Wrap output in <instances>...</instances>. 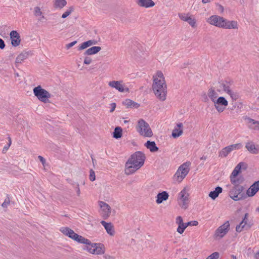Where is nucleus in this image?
Listing matches in <instances>:
<instances>
[{
	"label": "nucleus",
	"mask_w": 259,
	"mask_h": 259,
	"mask_svg": "<svg viewBox=\"0 0 259 259\" xmlns=\"http://www.w3.org/2000/svg\"><path fill=\"white\" fill-rule=\"evenodd\" d=\"M152 89L156 97L161 101L166 99L167 87L164 75L160 71L153 76Z\"/></svg>",
	"instance_id": "obj_1"
},
{
	"label": "nucleus",
	"mask_w": 259,
	"mask_h": 259,
	"mask_svg": "<svg viewBox=\"0 0 259 259\" xmlns=\"http://www.w3.org/2000/svg\"><path fill=\"white\" fill-rule=\"evenodd\" d=\"M145 160V156L141 151H137L132 154L125 164V174L127 175L134 173L141 167Z\"/></svg>",
	"instance_id": "obj_2"
},
{
	"label": "nucleus",
	"mask_w": 259,
	"mask_h": 259,
	"mask_svg": "<svg viewBox=\"0 0 259 259\" xmlns=\"http://www.w3.org/2000/svg\"><path fill=\"white\" fill-rule=\"evenodd\" d=\"M136 130L138 133L143 137H151L153 135L149 124L143 119L138 120Z\"/></svg>",
	"instance_id": "obj_3"
},
{
	"label": "nucleus",
	"mask_w": 259,
	"mask_h": 259,
	"mask_svg": "<svg viewBox=\"0 0 259 259\" xmlns=\"http://www.w3.org/2000/svg\"><path fill=\"white\" fill-rule=\"evenodd\" d=\"M190 165L189 162H186L180 165L173 177L174 181L178 183L182 182L190 170Z\"/></svg>",
	"instance_id": "obj_4"
},
{
	"label": "nucleus",
	"mask_w": 259,
	"mask_h": 259,
	"mask_svg": "<svg viewBox=\"0 0 259 259\" xmlns=\"http://www.w3.org/2000/svg\"><path fill=\"white\" fill-rule=\"evenodd\" d=\"M189 194L188 193V189L184 188L178 194L177 201L179 205L184 209H186L189 203Z\"/></svg>",
	"instance_id": "obj_5"
},
{
	"label": "nucleus",
	"mask_w": 259,
	"mask_h": 259,
	"mask_svg": "<svg viewBox=\"0 0 259 259\" xmlns=\"http://www.w3.org/2000/svg\"><path fill=\"white\" fill-rule=\"evenodd\" d=\"M33 93L39 101L44 103H47L51 98V94L40 85L34 88Z\"/></svg>",
	"instance_id": "obj_6"
},
{
	"label": "nucleus",
	"mask_w": 259,
	"mask_h": 259,
	"mask_svg": "<svg viewBox=\"0 0 259 259\" xmlns=\"http://www.w3.org/2000/svg\"><path fill=\"white\" fill-rule=\"evenodd\" d=\"M60 231L64 235L69 237L78 243L84 242L83 241H86L85 238L75 233L73 230L68 227H62L60 228Z\"/></svg>",
	"instance_id": "obj_7"
},
{
	"label": "nucleus",
	"mask_w": 259,
	"mask_h": 259,
	"mask_svg": "<svg viewBox=\"0 0 259 259\" xmlns=\"http://www.w3.org/2000/svg\"><path fill=\"white\" fill-rule=\"evenodd\" d=\"M244 190L242 186L235 185L230 191L229 196L234 201H238L242 199L243 196L239 195Z\"/></svg>",
	"instance_id": "obj_8"
},
{
	"label": "nucleus",
	"mask_w": 259,
	"mask_h": 259,
	"mask_svg": "<svg viewBox=\"0 0 259 259\" xmlns=\"http://www.w3.org/2000/svg\"><path fill=\"white\" fill-rule=\"evenodd\" d=\"M214 106L218 112H223L228 105V101L223 97H220L214 102Z\"/></svg>",
	"instance_id": "obj_9"
},
{
	"label": "nucleus",
	"mask_w": 259,
	"mask_h": 259,
	"mask_svg": "<svg viewBox=\"0 0 259 259\" xmlns=\"http://www.w3.org/2000/svg\"><path fill=\"white\" fill-rule=\"evenodd\" d=\"M207 22L212 25L223 28L225 18L218 15H212L208 18Z\"/></svg>",
	"instance_id": "obj_10"
},
{
	"label": "nucleus",
	"mask_w": 259,
	"mask_h": 259,
	"mask_svg": "<svg viewBox=\"0 0 259 259\" xmlns=\"http://www.w3.org/2000/svg\"><path fill=\"white\" fill-rule=\"evenodd\" d=\"M108 85L115 89L116 90L121 93L129 92V89L126 87L123 83V81H111L109 82Z\"/></svg>",
	"instance_id": "obj_11"
},
{
	"label": "nucleus",
	"mask_w": 259,
	"mask_h": 259,
	"mask_svg": "<svg viewBox=\"0 0 259 259\" xmlns=\"http://www.w3.org/2000/svg\"><path fill=\"white\" fill-rule=\"evenodd\" d=\"M230 224L228 221L226 222L223 225L219 227L215 231V237H223L228 232Z\"/></svg>",
	"instance_id": "obj_12"
},
{
	"label": "nucleus",
	"mask_w": 259,
	"mask_h": 259,
	"mask_svg": "<svg viewBox=\"0 0 259 259\" xmlns=\"http://www.w3.org/2000/svg\"><path fill=\"white\" fill-rule=\"evenodd\" d=\"M99 205L102 210V214L104 218L109 217L111 212L110 206L104 201H100Z\"/></svg>",
	"instance_id": "obj_13"
},
{
	"label": "nucleus",
	"mask_w": 259,
	"mask_h": 259,
	"mask_svg": "<svg viewBox=\"0 0 259 259\" xmlns=\"http://www.w3.org/2000/svg\"><path fill=\"white\" fill-rule=\"evenodd\" d=\"M11 44L14 47L18 46L21 42L20 34L15 30H12L10 34Z\"/></svg>",
	"instance_id": "obj_14"
},
{
	"label": "nucleus",
	"mask_w": 259,
	"mask_h": 259,
	"mask_svg": "<svg viewBox=\"0 0 259 259\" xmlns=\"http://www.w3.org/2000/svg\"><path fill=\"white\" fill-rule=\"evenodd\" d=\"M245 148L251 154L259 153V145H255L252 141H249L245 144Z\"/></svg>",
	"instance_id": "obj_15"
},
{
	"label": "nucleus",
	"mask_w": 259,
	"mask_h": 259,
	"mask_svg": "<svg viewBox=\"0 0 259 259\" xmlns=\"http://www.w3.org/2000/svg\"><path fill=\"white\" fill-rule=\"evenodd\" d=\"M259 191V181L255 182L246 191L248 197L253 196Z\"/></svg>",
	"instance_id": "obj_16"
},
{
	"label": "nucleus",
	"mask_w": 259,
	"mask_h": 259,
	"mask_svg": "<svg viewBox=\"0 0 259 259\" xmlns=\"http://www.w3.org/2000/svg\"><path fill=\"white\" fill-rule=\"evenodd\" d=\"M248 214L246 213L242 221L236 227V231L237 232H241L243 229L247 230L249 228V225L247 224Z\"/></svg>",
	"instance_id": "obj_17"
},
{
	"label": "nucleus",
	"mask_w": 259,
	"mask_h": 259,
	"mask_svg": "<svg viewBox=\"0 0 259 259\" xmlns=\"http://www.w3.org/2000/svg\"><path fill=\"white\" fill-rule=\"evenodd\" d=\"M101 224L105 228L107 233L110 236H114L115 234V231L114 226L111 223H107L104 221H102Z\"/></svg>",
	"instance_id": "obj_18"
},
{
	"label": "nucleus",
	"mask_w": 259,
	"mask_h": 259,
	"mask_svg": "<svg viewBox=\"0 0 259 259\" xmlns=\"http://www.w3.org/2000/svg\"><path fill=\"white\" fill-rule=\"evenodd\" d=\"M183 123H179L174 127L172 132L171 136L174 138H177L181 136L183 134Z\"/></svg>",
	"instance_id": "obj_19"
},
{
	"label": "nucleus",
	"mask_w": 259,
	"mask_h": 259,
	"mask_svg": "<svg viewBox=\"0 0 259 259\" xmlns=\"http://www.w3.org/2000/svg\"><path fill=\"white\" fill-rule=\"evenodd\" d=\"M223 28L224 29H238V24L236 21H229L225 19V22L223 24Z\"/></svg>",
	"instance_id": "obj_20"
},
{
	"label": "nucleus",
	"mask_w": 259,
	"mask_h": 259,
	"mask_svg": "<svg viewBox=\"0 0 259 259\" xmlns=\"http://www.w3.org/2000/svg\"><path fill=\"white\" fill-rule=\"evenodd\" d=\"M105 247L102 243H96L94 244V251L93 254L97 255H101L105 253Z\"/></svg>",
	"instance_id": "obj_21"
},
{
	"label": "nucleus",
	"mask_w": 259,
	"mask_h": 259,
	"mask_svg": "<svg viewBox=\"0 0 259 259\" xmlns=\"http://www.w3.org/2000/svg\"><path fill=\"white\" fill-rule=\"evenodd\" d=\"M136 3L140 6L145 8L152 7L155 3L152 0H136Z\"/></svg>",
	"instance_id": "obj_22"
},
{
	"label": "nucleus",
	"mask_w": 259,
	"mask_h": 259,
	"mask_svg": "<svg viewBox=\"0 0 259 259\" xmlns=\"http://www.w3.org/2000/svg\"><path fill=\"white\" fill-rule=\"evenodd\" d=\"M169 197V195L166 191H163L159 193L156 196V202L157 204L161 203L163 201L166 200Z\"/></svg>",
	"instance_id": "obj_23"
},
{
	"label": "nucleus",
	"mask_w": 259,
	"mask_h": 259,
	"mask_svg": "<svg viewBox=\"0 0 259 259\" xmlns=\"http://www.w3.org/2000/svg\"><path fill=\"white\" fill-rule=\"evenodd\" d=\"M97 44V41L94 39H91L83 42L78 46V51L84 50L90 46L95 45Z\"/></svg>",
	"instance_id": "obj_24"
},
{
	"label": "nucleus",
	"mask_w": 259,
	"mask_h": 259,
	"mask_svg": "<svg viewBox=\"0 0 259 259\" xmlns=\"http://www.w3.org/2000/svg\"><path fill=\"white\" fill-rule=\"evenodd\" d=\"M67 5L66 0H54L53 1V7L55 9L61 10Z\"/></svg>",
	"instance_id": "obj_25"
},
{
	"label": "nucleus",
	"mask_w": 259,
	"mask_h": 259,
	"mask_svg": "<svg viewBox=\"0 0 259 259\" xmlns=\"http://www.w3.org/2000/svg\"><path fill=\"white\" fill-rule=\"evenodd\" d=\"M85 240L86 241H83L84 242H80V243L85 244V246L84 247L83 249L87 250L90 253L93 254L94 244L95 243H92L90 240L86 238Z\"/></svg>",
	"instance_id": "obj_26"
},
{
	"label": "nucleus",
	"mask_w": 259,
	"mask_h": 259,
	"mask_svg": "<svg viewBox=\"0 0 259 259\" xmlns=\"http://www.w3.org/2000/svg\"><path fill=\"white\" fill-rule=\"evenodd\" d=\"M207 95L209 98L211 100L212 102H214L215 100L219 98V95L213 88H210L209 89Z\"/></svg>",
	"instance_id": "obj_27"
},
{
	"label": "nucleus",
	"mask_w": 259,
	"mask_h": 259,
	"mask_svg": "<svg viewBox=\"0 0 259 259\" xmlns=\"http://www.w3.org/2000/svg\"><path fill=\"white\" fill-rule=\"evenodd\" d=\"M101 50V48L99 46L92 47L87 49L84 53V55H92L97 54Z\"/></svg>",
	"instance_id": "obj_28"
},
{
	"label": "nucleus",
	"mask_w": 259,
	"mask_h": 259,
	"mask_svg": "<svg viewBox=\"0 0 259 259\" xmlns=\"http://www.w3.org/2000/svg\"><path fill=\"white\" fill-rule=\"evenodd\" d=\"M145 146L152 152L157 151L158 150V148L156 146V144L154 141L151 142L148 141L145 144Z\"/></svg>",
	"instance_id": "obj_29"
},
{
	"label": "nucleus",
	"mask_w": 259,
	"mask_h": 259,
	"mask_svg": "<svg viewBox=\"0 0 259 259\" xmlns=\"http://www.w3.org/2000/svg\"><path fill=\"white\" fill-rule=\"evenodd\" d=\"M222 188L220 186H218L215 188V190L209 192V196L214 200L218 197L219 195L222 192Z\"/></svg>",
	"instance_id": "obj_30"
},
{
	"label": "nucleus",
	"mask_w": 259,
	"mask_h": 259,
	"mask_svg": "<svg viewBox=\"0 0 259 259\" xmlns=\"http://www.w3.org/2000/svg\"><path fill=\"white\" fill-rule=\"evenodd\" d=\"M248 123H250L249 127L251 129L259 131V121H256L252 118L247 119Z\"/></svg>",
	"instance_id": "obj_31"
},
{
	"label": "nucleus",
	"mask_w": 259,
	"mask_h": 259,
	"mask_svg": "<svg viewBox=\"0 0 259 259\" xmlns=\"http://www.w3.org/2000/svg\"><path fill=\"white\" fill-rule=\"evenodd\" d=\"M123 103L127 108H138L140 106L139 104L135 102L130 99L125 100Z\"/></svg>",
	"instance_id": "obj_32"
},
{
	"label": "nucleus",
	"mask_w": 259,
	"mask_h": 259,
	"mask_svg": "<svg viewBox=\"0 0 259 259\" xmlns=\"http://www.w3.org/2000/svg\"><path fill=\"white\" fill-rule=\"evenodd\" d=\"M33 13L35 17H39L38 18L39 21H41L42 19H45V16L43 15L42 12L39 7H35L34 8Z\"/></svg>",
	"instance_id": "obj_33"
},
{
	"label": "nucleus",
	"mask_w": 259,
	"mask_h": 259,
	"mask_svg": "<svg viewBox=\"0 0 259 259\" xmlns=\"http://www.w3.org/2000/svg\"><path fill=\"white\" fill-rule=\"evenodd\" d=\"M232 152L228 146H227L221 150L219 152V156L221 157H226Z\"/></svg>",
	"instance_id": "obj_34"
},
{
	"label": "nucleus",
	"mask_w": 259,
	"mask_h": 259,
	"mask_svg": "<svg viewBox=\"0 0 259 259\" xmlns=\"http://www.w3.org/2000/svg\"><path fill=\"white\" fill-rule=\"evenodd\" d=\"M122 128L120 127H115L113 132V137L115 139H119L122 136Z\"/></svg>",
	"instance_id": "obj_35"
},
{
	"label": "nucleus",
	"mask_w": 259,
	"mask_h": 259,
	"mask_svg": "<svg viewBox=\"0 0 259 259\" xmlns=\"http://www.w3.org/2000/svg\"><path fill=\"white\" fill-rule=\"evenodd\" d=\"M227 94L233 101H236L239 98V94L237 92L234 91L231 89L228 91Z\"/></svg>",
	"instance_id": "obj_36"
},
{
	"label": "nucleus",
	"mask_w": 259,
	"mask_h": 259,
	"mask_svg": "<svg viewBox=\"0 0 259 259\" xmlns=\"http://www.w3.org/2000/svg\"><path fill=\"white\" fill-rule=\"evenodd\" d=\"M242 163L240 162L237 164V165L235 167V168L233 170V171L231 175V176L236 177L238 175V174H239V172L241 169Z\"/></svg>",
	"instance_id": "obj_37"
},
{
	"label": "nucleus",
	"mask_w": 259,
	"mask_h": 259,
	"mask_svg": "<svg viewBox=\"0 0 259 259\" xmlns=\"http://www.w3.org/2000/svg\"><path fill=\"white\" fill-rule=\"evenodd\" d=\"M74 11V8L73 7H70L68 8L66 11L62 15L61 17L63 19L66 18L69 15H70L71 13Z\"/></svg>",
	"instance_id": "obj_38"
},
{
	"label": "nucleus",
	"mask_w": 259,
	"mask_h": 259,
	"mask_svg": "<svg viewBox=\"0 0 259 259\" xmlns=\"http://www.w3.org/2000/svg\"><path fill=\"white\" fill-rule=\"evenodd\" d=\"M187 22H188L193 28L196 27V21L195 18L192 15L188 19V20L187 21Z\"/></svg>",
	"instance_id": "obj_39"
},
{
	"label": "nucleus",
	"mask_w": 259,
	"mask_h": 259,
	"mask_svg": "<svg viewBox=\"0 0 259 259\" xmlns=\"http://www.w3.org/2000/svg\"><path fill=\"white\" fill-rule=\"evenodd\" d=\"M228 147L231 149V151H232L241 149L242 147V144L241 143H237L229 145Z\"/></svg>",
	"instance_id": "obj_40"
},
{
	"label": "nucleus",
	"mask_w": 259,
	"mask_h": 259,
	"mask_svg": "<svg viewBox=\"0 0 259 259\" xmlns=\"http://www.w3.org/2000/svg\"><path fill=\"white\" fill-rule=\"evenodd\" d=\"M191 15L189 14H185V13H180L179 14V16L180 18L185 22H187V21L188 20V19L190 18V17Z\"/></svg>",
	"instance_id": "obj_41"
},
{
	"label": "nucleus",
	"mask_w": 259,
	"mask_h": 259,
	"mask_svg": "<svg viewBox=\"0 0 259 259\" xmlns=\"http://www.w3.org/2000/svg\"><path fill=\"white\" fill-rule=\"evenodd\" d=\"M220 87L223 88V90L227 93L229 91H230L231 89L230 88V87L227 84V83H225L224 82H220Z\"/></svg>",
	"instance_id": "obj_42"
},
{
	"label": "nucleus",
	"mask_w": 259,
	"mask_h": 259,
	"mask_svg": "<svg viewBox=\"0 0 259 259\" xmlns=\"http://www.w3.org/2000/svg\"><path fill=\"white\" fill-rule=\"evenodd\" d=\"M219 257V253L214 252L209 255L206 259H218Z\"/></svg>",
	"instance_id": "obj_43"
},
{
	"label": "nucleus",
	"mask_w": 259,
	"mask_h": 259,
	"mask_svg": "<svg viewBox=\"0 0 259 259\" xmlns=\"http://www.w3.org/2000/svg\"><path fill=\"white\" fill-rule=\"evenodd\" d=\"M198 225V222L197 221H192L188 223H185V226L187 228L189 226H196Z\"/></svg>",
	"instance_id": "obj_44"
},
{
	"label": "nucleus",
	"mask_w": 259,
	"mask_h": 259,
	"mask_svg": "<svg viewBox=\"0 0 259 259\" xmlns=\"http://www.w3.org/2000/svg\"><path fill=\"white\" fill-rule=\"evenodd\" d=\"M179 225V226L177 228V232L178 233H179L180 234H182L184 232L186 227L185 226V224H184L183 225Z\"/></svg>",
	"instance_id": "obj_45"
},
{
	"label": "nucleus",
	"mask_w": 259,
	"mask_h": 259,
	"mask_svg": "<svg viewBox=\"0 0 259 259\" xmlns=\"http://www.w3.org/2000/svg\"><path fill=\"white\" fill-rule=\"evenodd\" d=\"M89 179L90 181H94L96 179V176L95 171L93 169H91L90 171V176Z\"/></svg>",
	"instance_id": "obj_46"
},
{
	"label": "nucleus",
	"mask_w": 259,
	"mask_h": 259,
	"mask_svg": "<svg viewBox=\"0 0 259 259\" xmlns=\"http://www.w3.org/2000/svg\"><path fill=\"white\" fill-rule=\"evenodd\" d=\"M236 177L235 176H230V181L232 184H234V186L235 185H238V180L236 179Z\"/></svg>",
	"instance_id": "obj_47"
},
{
	"label": "nucleus",
	"mask_w": 259,
	"mask_h": 259,
	"mask_svg": "<svg viewBox=\"0 0 259 259\" xmlns=\"http://www.w3.org/2000/svg\"><path fill=\"white\" fill-rule=\"evenodd\" d=\"M176 223L180 225H183L185 223H183V219L181 216L177 217L176 218Z\"/></svg>",
	"instance_id": "obj_48"
},
{
	"label": "nucleus",
	"mask_w": 259,
	"mask_h": 259,
	"mask_svg": "<svg viewBox=\"0 0 259 259\" xmlns=\"http://www.w3.org/2000/svg\"><path fill=\"white\" fill-rule=\"evenodd\" d=\"M92 61V60L91 58L86 57H85V58L84 59L83 63L84 64L89 65L91 63Z\"/></svg>",
	"instance_id": "obj_49"
},
{
	"label": "nucleus",
	"mask_w": 259,
	"mask_h": 259,
	"mask_svg": "<svg viewBox=\"0 0 259 259\" xmlns=\"http://www.w3.org/2000/svg\"><path fill=\"white\" fill-rule=\"evenodd\" d=\"M77 41L76 40L75 41H73L68 44H67L66 45V48L67 49H69V48H70L71 47H73L74 45H75L76 44Z\"/></svg>",
	"instance_id": "obj_50"
},
{
	"label": "nucleus",
	"mask_w": 259,
	"mask_h": 259,
	"mask_svg": "<svg viewBox=\"0 0 259 259\" xmlns=\"http://www.w3.org/2000/svg\"><path fill=\"white\" fill-rule=\"evenodd\" d=\"M24 59V54H20L17 58L16 60L17 62H21Z\"/></svg>",
	"instance_id": "obj_51"
},
{
	"label": "nucleus",
	"mask_w": 259,
	"mask_h": 259,
	"mask_svg": "<svg viewBox=\"0 0 259 259\" xmlns=\"http://www.w3.org/2000/svg\"><path fill=\"white\" fill-rule=\"evenodd\" d=\"M9 203L10 200L9 198H7L5 200L4 202L3 203L2 205L3 207H7V206L9 204Z\"/></svg>",
	"instance_id": "obj_52"
},
{
	"label": "nucleus",
	"mask_w": 259,
	"mask_h": 259,
	"mask_svg": "<svg viewBox=\"0 0 259 259\" xmlns=\"http://www.w3.org/2000/svg\"><path fill=\"white\" fill-rule=\"evenodd\" d=\"M5 46L6 45L4 41L2 38H0V49H4Z\"/></svg>",
	"instance_id": "obj_53"
},
{
	"label": "nucleus",
	"mask_w": 259,
	"mask_h": 259,
	"mask_svg": "<svg viewBox=\"0 0 259 259\" xmlns=\"http://www.w3.org/2000/svg\"><path fill=\"white\" fill-rule=\"evenodd\" d=\"M110 106L111 107V109L110 110V112H113L115 109V108H116V105L115 103H112L110 104Z\"/></svg>",
	"instance_id": "obj_54"
},
{
	"label": "nucleus",
	"mask_w": 259,
	"mask_h": 259,
	"mask_svg": "<svg viewBox=\"0 0 259 259\" xmlns=\"http://www.w3.org/2000/svg\"><path fill=\"white\" fill-rule=\"evenodd\" d=\"M38 158L39 159L40 161L42 163V164L44 166V164H45V161H46L45 159L43 157H42L41 156H38Z\"/></svg>",
	"instance_id": "obj_55"
},
{
	"label": "nucleus",
	"mask_w": 259,
	"mask_h": 259,
	"mask_svg": "<svg viewBox=\"0 0 259 259\" xmlns=\"http://www.w3.org/2000/svg\"><path fill=\"white\" fill-rule=\"evenodd\" d=\"M76 193H77V195L79 196L80 194V189L79 188L78 184H76Z\"/></svg>",
	"instance_id": "obj_56"
},
{
	"label": "nucleus",
	"mask_w": 259,
	"mask_h": 259,
	"mask_svg": "<svg viewBox=\"0 0 259 259\" xmlns=\"http://www.w3.org/2000/svg\"><path fill=\"white\" fill-rule=\"evenodd\" d=\"M9 144L8 145V146H5L4 147V149H6V150H8V149L9 148V147L10 146L11 144V139L10 138V137H9Z\"/></svg>",
	"instance_id": "obj_57"
},
{
	"label": "nucleus",
	"mask_w": 259,
	"mask_h": 259,
	"mask_svg": "<svg viewBox=\"0 0 259 259\" xmlns=\"http://www.w3.org/2000/svg\"><path fill=\"white\" fill-rule=\"evenodd\" d=\"M254 258L255 259H258L259 258V251H258L256 253L254 254Z\"/></svg>",
	"instance_id": "obj_58"
},
{
	"label": "nucleus",
	"mask_w": 259,
	"mask_h": 259,
	"mask_svg": "<svg viewBox=\"0 0 259 259\" xmlns=\"http://www.w3.org/2000/svg\"><path fill=\"white\" fill-rule=\"evenodd\" d=\"M210 1L211 0H202V2L203 4H206V3H209L210 2Z\"/></svg>",
	"instance_id": "obj_59"
},
{
	"label": "nucleus",
	"mask_w": 259,
	"mask_h": 259,
	"mask_svg": "<svg viewBox=\"0 0 259 259\" xmlns=\"http://www.w3.org/2000/svg\"><path fill=\"white\" fill-rule=\"evenodd\" d=\"M231 257H232V259H236V256L233 255V254L231 255Z\"/></svg>",
	"instance_id": "obj_60"
},
{
	"label": "nucleus",
	"mask_w": 259,
	"mask_h": 259,
	"mask_svg": "<svg viewBox=\"0 0 259 259\" xmlns=\"http://www.w3.org/2000/svg\"><path fill=\"white\" fill-rule=\"evenodd\" d=\"M92 159L93 163L94 165L96 162V160L93 157H92Z\"/></svg>",
	"instance_id": "obj_61"
},
{
	"label": "nucleus",
	"mask_w": 259,
	"mask_h": 259,
	"mask_svg": "<svg viewBox=\"0 0 259 259\" xmlns=\"http://www.w3.org/2000/svg\"><path fill=\"white\" fill-rule=\"evenodd\" d=\"M201 159H202V160H206V157L205 156H202L201 158Z\"/></svg>",
	"instance_id": "obj_62"
},
{
	"label": "nucleus",
	"mask_w": 259,
	"mask_h": 259,
	"mask_svg": "<svg viewBox=\"0 0 259 259\" xmlns=\"http://www.w3.org/2000/svg\"><path fill=\"white\" fill-rule=\"evenodd\" d=\"M258 102H259V97L257 99Z\"/></svg>",
	"instance_id": "obj_63"
},
{
	"label": "nucleus",
	"mask_w": 259,
	"mask_h": 259,
	"mask_svg": "<svg viewBox=\"0 0 259 259\" xmlns=\"http://www.w3.org/2000/svg\"><path fill=\"white\" fill-rule=\"evenodd\" d=\"M217 91H218V92H220V90H219V89H218V90H217Z\"/></svg>",
	"instance_id": "obj_64"
}]
</instances>
